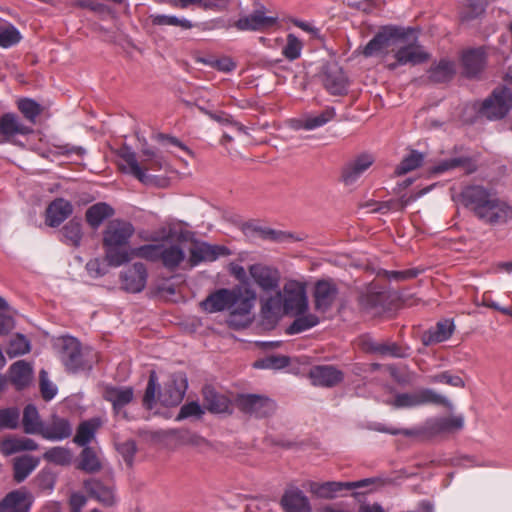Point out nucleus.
<instances>
[{
  "mask_svg": "<svg viewBox=\"0 0 512 512\" xmlns=\"http://www.w3.org/2000/svg\"><path fill=\"white\" fill-rule=\"evenodd\" d=\"M453 200L470 210L484 224L496 226L512 221V203L482 185L465 186Z\"/></svg>",
  "mask_w": 512,
  "mask_h": 512,
  "instance_id": "f257e3e1",
  "label": "nucleus"
},
{
  "mask_svg": "<svg viewBox=\"0 0 512 512\" xmlns=\"http://www.w3.org/2000/svg\"><path fill=\"white\" fill-rule=\"evenodd\" d=\"M255 299L256 293L250 288H245L244 294L241 287L220 288L210 293L200 305L208 313L231 310L228 323L230 326L240 328L248 324V316Z\"/></svg>",
  "mask_w": 512,
  "mask_h": 512,
  "instance_id": "f03ea898",
  "label": "nucleus"
},
{
  "mask_svg": "<svg viewBox=\"0 0 512 512\" xmlns=\"http://www.w3.org/2000/svg\"><path fill=\"white\" fill-rule=\"evenodd\" d=\"M135 233L130 221L113 219L103 231L102 244L105 251V261L109 266L119 267L131 261V254L126 246Z\"/></svg>",
  "mask_w": 512,
  "mask_h": 512,
  "instance_id": "7ed1b4c3",
  "label": "nucleus"
},
{
  "mask_svg": "<svg viewBox=\"0 0 512 512\" xmlns=\"http://www.w3.org/2000/svg\"><path fill=\"white\" fill-rule=\"evenodd\" d=\"M411 27H402L396 25L382 26L374 37L366 44L363 54L366 57L376 55H385L389 51H394L399 44L404 41L407 34H413Z\"/></svg>",
  "mask_w": 512,
  "mask_h": 512,
  "instance_id": "20e7f679",
  "label": "nucleus"
},
{
  "mask_svg": "<svg viewBox=\"0 0 512 512\" xmlns=\"http://www.w3.org/2000/svg\"><path fill=\"white\" fill-rule=\"evenodd\" d=\"M145 156L140 162L136 158L135 152L125 147L120 151V157L125 165H122L123 171H126L137 178L142 183L150 181V177L146 174L147 171H159L165 165L163 157L150 149L143 150Z\"/></svg>",
  "mask_w": 512,
  "mask_h": 512,
  "instance_id": "39448f33",
  "label": "nucleus"
},
{
  "mask_svg": "<svg viewBox=\"0 0 512 512\" xmlns=\"http://www.w3.org/2000/svg\"><path fill=\"white\" fill-rule=\"evenodd\" d=\"M90 353L91 350L88 347H82L74 337L66 336L61 339L60 359L66 370L71 373L91 368Z\"/></svg>",
  "mask_w": 512,
  "mask_h": 512,
  "instance_id": "423d86ee",
  "label": "nucleus"
},
{
  "mask_svg": "<svg viewBox=\"0 0 512 512\" xmlns=\"http://www.w3.org/2000/svg\"><path fill=\"white\" fill-rule=\"evenodd\" d=\"M427 404L442 405L449 410L453 409L452 403L444 396L429 388H420L413 392L397 393L390 405L396 409H411Z\"/></svg>",
  "mask_w": 512,
  "mask_h": 512,
  "instance_id": "0eeeda50",
  "label": "nucleus"
},
{
  "mask_svg": "<svg viewBox=\"0 0 512 512\" xmlns=\"http://www.w3.org/2000/svg\"><path fill=\"white\" fill-rule=\"evenodd\" d=\"M512 108V89L505 86L493 90L483 100L479 113L490 121L503 119Z\"/></svg>",
  "mask_w": 512,
  "mask_h": 512,
  "instance_id": "6e6552de",
  "label": "nucleus"
},
{
  "mask_svg": "<svg viewBox=\"0 0 512 512\" xmlns=\"http://www.w3.org/2000/svg\"><path fill=\"white\" fill-rule=\"evenodd\" d=\"M235 405L242 413L258 419L272 416L277 408L275 401L271 398L249 393L238 394Z\"/></svg>",
  "mask_w": 512,
  "mask_h": 512,
  "instance_id": "1a4fd4ad",
  "label": "nucleus"
},
{
  "mask_svg": "<svg viewBox=\"0 0 512 512\" xmlns=\"http://www.w3.org/2000/svg\"><path fill=\"white\" fill-rule=\"evenodd\" d=\"M394 58L398 60V63L404 65H417L426 62L429 59V54L418 43V37L414 30L413 34H407L404 41L399 44Z\"/></svg>",
  "mask_w": 512,
  "mask_h": 512,
  "instance_id": "9d476101",
  "label": "nucleus"
},
{
  "mask_svg": "<svg viewBox=\"0 0 512 512\" xmlns=\"http://www.w3.org/2000/svg\"><path fill=\"white\" fill-rule=\"evenodd\" d=\"M284 313L300 315L308 310L305 286L298 281H289L283 288Z\"/></svg>",
  "mask_w": 512,
  "mask_h": 512,
  "instance_id": "9b49d317",
  "label": "nucleus"
},
{
  "mask_svg": "<svg viewBox=\"0 0 512 512\" xmlns=\"http://www.w3.org/2000/svg\"><path fill=\"white\" fill-rule=\"evenodd\" d=\"M187 387L188 383L185 374L175 373L171 375L164 388L158 392V400L166 407L176 406L184 398Z\"/></svg>",
  "mask_w": 512,
  "mask_h": 512,
  "instance_id": "f8f14e48",
  "label": "nucleus"
},
{
  "mask_svg": "<svg viewBox=\"0 0 512 512\" xmlns=\"http://www.w3.org/2000/svg\"><path fill=\"white\" fill-rule=\"evenodd\" d=\"M339 294V289L333 280H318L313 290L314 308L325 313L330 310Z\"/></svg>",
  "mask_w": 512,
  "mask_h": 512,
  "instance_id": "ddd939ff",
  "label": "nucleus"
},
{
  "mask_svg": "<svg viewBox=\"0 0 512 512\" xmlns=\"http://www.w3.org/2000/svg\"><path fill=\"white\" fill-rule=\"evenodd\" d=\"M249 275L262 291H276L279 288L280 273L274 267L260 263L253 264L249 267Z\"/></svg>",
  "mask_w": 512,
  "mask_h": 512,
  "instance_id": "4468645a",
  "label": "nucleus"
},
{
  "mask_svg": "<svg viewBox=\"0 0 512 512\" xmlns=\"http://www.w3.org/2000/svg\"><path fill=\"white\" fill-rule=\"evenodd\" d=\"M148 272L141 262H135L120 274L121 284L124 290L130 293H139L146 287Z\"/></svg>",
  "mask_w": 512,
  "mask_h": 512,
  "instance_id": "2eb2a0df",
  "label": "nucleus"
},
{
  "mask_svg": "<svg viewBox=\"0 0 512 512\" xmlns=\"http://www.w3.org/2000/svg\"><path fill=\"white\" fill-rule=\"evenodd\" d=\"M314 386L332 388L344 380V373L333 365H315L309 371Z\"/></svg>",
  "mask_w": 512,
  "mask_h": 512,
  "instance_id": "dca6fc26",
  "label": "nucleus"
},
{
  "mask_svg": "<svg viewBox=\"0 0 512 512\" xmlns=\"http://www.w3.org/2000/svg\"><path fill=\"white\" fill-rule=\"evenodd\" d=\"M373 163L374 158L370 154L364 153L357 156L343 166L341 181L346 186L354 184Z\"/></svg>",
  "mask_w": 512,
  "mask_h": 512,
  "instance_id": "f3484780",
  "label": "nucleus"
},
{
  "mask_svg": "<svg viewBox=\"0 0 512 512\" xmlns=\"http://www.w3.org/2000/svg\"><path fill=\"white\" fill-rule=\"evenodd\" d=\"M283 304V295L279 290H276L274 295L264 299L261 304L262 324L267 327L275 326L284 312Z\"/></svg>",
  "mask_w": 512,
  "mask_h": 512,
  "instance_id": "a211bd4d",
  "label": "nucleus"
},
{
  "mask_svg": "<svg viewBox=\"0 0 512 512\" xmlns=\"http://www.w3.org/2000/svg\"><path fill=\"white\" fill-rule=\"evenodd\" d=\"M83 487L88 495L104 506L115 504L113 486L103 483L100 479L89 478L83 482Z\"/></svg>",
  "mask_w": 512,
  "mask_h": 512,
  "instance_id": "6ab92c4d",
  "label": "nucleus"
},
{
  "mask_svg": "<svg viewBox=\"0 0 512 512\" xmlns=\"http://www.w3.org/2000/svg\"><path fill=\"white\" fill-rule=\"evenodd\" d=\"M102 397L112 404L113 410L116 413H119L123 407L133 401L134 389L130 386L106 385L103 389Z\"/></svg>",
  "mask_w": 512,
  "mask_h": 512,
  "instance_id": "aec40b11",
  "label": "nucleus"
},
{
  "mask_svg": "<svg viewBox=\"0 0 512 512\" xmlns=\"http://www.w3.org/2000/svg\"><path fill=\"white\" fill-rule=\"evenodd\" d=\"M277 22V17L265 16L263 10L239 18L234 26L240 31H261L272 27Z\"/></svg>",
  "mask_w": 512,
  "mask_h": 512,
  "instance_id": "412c9836",
  "label": "nucleus"
},
{
  "mask_svg": "<svg viewBox=\"0 0 512 512\" xmlns=\"http://www.w3.org/2000/svg\"><path fill=\"white\" fill-rule=\"evenodd\" d=\"M73 428L66 418L53 415L48 424H44L40 436L49 441H61L72 435Z\"/></svg>",
  "mask_w": 512,
  "mask_h": 512,
  "instance_id": "4be33fe9",
  "label": "nucleus"
},
{
  "mask_svg": "<svg viewBox=\"0 0 512 512\" xmlns=\"http://www.w3.org/2000/svg\"><path fill=\"white\" fill-rule=\"evenodd\" d=\"M72 213V204L63 198H57L53 200L46 208L45 223L49 227H58Z\"/></svg>",
  "mask_w": 512,
  "mask_h": 512,
  "instance_id": "5701e85b",
  "label": "nucleus"
},
{
  "mask_svg": "<svg viewBox=\"0 0 512 512\" xmlns=\"http://www.w3.org/2000/svg\"><path fill=\"white\" fill-rule=\"evenodd\" d=\"M464 427V417L462 415L452 417H440L427 421L425 431L429 435H439L459 431Z\"/></svg>",
  "mask_w": 512,
  "mask_h": 512,
  "instance_id": "b1692460",
  "label": "nucleus"
},
{
  "mask_svg": "<svg viewBox=\"0 0 512 512\" xmlns=\"http://www.w3.org/2000/svg\"><path fill=\"white\" fill-rule=\"evenodd\" d=\"M228 250L223 246H215L207 243H196L190 249V263L192 266L203 261H215L220 255H227Z\"/></svg>",
  "mask_w": 512,
  "mask_h": 512,
  "instance_id": "393cba45",
  "label": "nucleus"
},
{
  "mask_svg": "<svg viewBox=\"0 0 512 512\" xmlns=\"http://www.w3.org/2000/svg\"><path fill=\"white\" fill-rule=\"evenodd\" d=\"M32 131V128L23 124L14 113H5L0 117V134L6 141L16 135H28Z\"/></svg>",
  "mask_w": 512,
  "mask_h": 512,
  "instance_id": "a878e982",
  "label": "nucleus"
},
{
  "mask_svg": "<svg viewBox=\"0 0 512 512\" xmlns=\"http://www.w3.org/2000/svg\"><path fill=\"white\" fill-rule=\"evenodd\" d=\"M281 505L285 512H312L308 497L297 488L285 491Z\"/></svg>",
  "mask_w": 512,
  "mask_h": 512,
  "instance_id": "bb28decb",
  "label": "nucleus"
},
{
  "mask_svg": "<svg viewBox=\"0 0 512 512\" xmlns=\"http://www.w3.org/2000/svg\"><path fill=\"white\" fill-rule=\"evenodd\" d=\"M463 70L465 76L476 78L485 68L486 56L482 48L472 49L462 56Z\"/></svg>",
  "mask_w": 512,
  "mask_h": 512,
  "instance_id": "cd10ccee",
  "label": "nucleus"
},
{
  "mask_svg": "<svg viewBox=\"0 0 512 512\" xmlns=\"http://www.w3.org/2000/svg\"><path fill=\"white\" fill-rule=\"evenodd\" d=\"M323 83L332 95H343L347 91V79L341 68L334 66L326 70Z\"/></svg>",
  "mask_w": 512,
  "mask_h": 512,
  "instance_id": "c85d7f7f",
  "label": "nucleus"
},
{
  "mask_svg": "<svg viewBox=\"0 0 512 512\" xmlns=\"http://www.w3.org/2000/svg\"><path fill=\"white\" fill-rule=\"evenodd\" d=\"M204 406L212 413L229 412L231 402L223 394L218 393L213 387L205 386L203 388Z\"/></svg>",
  "mask_w": 512,
  "mask_h": 512,
  "instance_id": "c756f323",
  "label": "nucleus"
},
{
  "mask_svg": "<svg viewBox=\"0 0 512 512\" xmlns=\"http://www.w3.org/2000/svg\"><path fill=\"white\" fill-rule=\"evenodd\" d=\"M30 506L26 493L15 490L0 501V512H29Z\"/></svg>",
  "mask_w": 512,
  "mask_h": 512,
  "instance_id": "7c9ffc66",
  "label": "nucleus"
},
{
  "mask_svg": "<svg viewBox=\"0 0 512 512\" xmlns=\"http://www.w3.org/2000/svg\"><path fill=\"white\" fill-rule=\"evenodd\" d=\"M185 259V252L178 244L165 246L161 244L160 260L162 265L170 270L175 271Z\"/></svg>",
  "mask_w": 512,
  "mask_h": 512,
  "instance_id": "2f4dec72",
  "label": "nucleus"
},
{
  "mask_svg": "<svg viewBox=\"0 0 512 512\" xmlns=\"http://www.w3.org/2000/svg\"><path fill=\"white\" fill-rule=\"evenodd\" d=\"M455 73V63L445 58L431 65L428 70V78L433 83H445L450 81Z\"/></svg>",
  "mask_w": 512,
  "mask_h": 512,
  "instance_id": "473e14b6",
  "label": "nucleus"
},
{
  "mask_svg": "<svg viewBox=\"0 0 512 512\" xmlns=\"http://www.w3.org/2000/svg\"><path fill=\"white\" fill-rule=\"evenodd\" d=\"M9 374L11 383L17 390H21L32 380V367L27 362L19 360L10 366Z\"/></svg>",
  "mask_w": 512,
  "mask_h": 512,
  "instance_id": "72a5a7b5",
  "label": "nucleus"
},
{
  "mask_svg": "<svg viewBox=\"0 0 512 512\" xmlns=\"http://www.w3.org/2000/svg\"><path fill=\"white\" fill-rule=\"evenodd\" d=\"M60 241L72 247L81 245L83 232L80 220L71 219L59 231Z\"/></svg>",
  "mask_w": 512,
  "mask_h": 512,
  "instance_id": "f704fd0d",
  "label": "nucleus"
},
{
  "mask_svg": "<svg viewBox=\"0 0 512 512\" xmlns=\"http://www.w3.org/2000/svg\"><path fill=\"white\" fill-rule=\"evenodd\" d=\"M386 299L384 292L367 291L360 296L359 305L365 312L376 315L384 309Z\"/></svg>",
  "mask_w": 512,
  "mask_h": 512,
  "instance_id": "c9c22d12",
  "label": "nucleus"
},
{
  "mask_svg": "<svg viewBox=\"0 0 512 512\" xmlns=\"http://www.w3.org/2000/svg\"><path fill=\"white\" fill-rule=\"evenodd\" d=\"M23 430L26 434L40 435L44 423L40 419L39 412L33 404H28L23 410Z\"/></svg>",
  "mask_w": 512,
  "mask_h": 512,
  "instance_id": "e433bc0d",
  "label": "nucleus"
},
{
  "mask_svg": "<svg viewBox=\"0 0 512 512\" xmlns=\"http://www.w3.org/2000/svg\"><path fill=\"white\" fill-rule=\"evenodd\" d=\"M113 215L114 209L109 204L98 202L87 209L85 218L92 228H98L105 219Z\"/></svg>",
  "mask_w": 512,
  "mask_h": 512,
  "instance_id": "4c0bfd02",
  "label": "nucleus"
},
{
  "mask_svg": "<svg viewBox=\"0 0 512 512\" xmlns=\"http://www.w3.org/2000/svg\"><path fill=\"white\" fill-rule=\"evenodd\" d=\"M39 459L24 455L15 459L13 464L14 480L18 483L23 482L39 465Z\"/></svg>",
  "mask_w": 512,
  "mask_h": 512,
  "instance_id": "58836bf2",
  "label": "nucleus"
},
{
  "mask_svg": "<svg viewBox=\"0 0 512 512\" xmlns=\"http://www.w3.org/2000/svg\"><path fill=\"white\" fill-rule=\"evenodd\" d=\"M101 422L98 418H92L79 424L73 441L79 445H86L94 438L96 431L99 429Z\"/></svg>",
  "mask_w": 512,
  "mask_h": 512,
  "instance_id": "ea45409f",
  "label": "nucleus"
},
{
  "mask_svg": "<svg viewBox=\"0 0 512 512\" xmlns=\"http://www.w3.org/2000/svg\"><path fill=\"white\" fill-rule=\"evenodd\" d=\"M335 116V109L333 107H327L317 115L305 116L302 120H300L298 127L305 130H314L332 121Z\"/></svg>",
  "mask_w": 512,
  "mask_h": 512,
  "instance_id": "a19ab883",
  "label": "nucleus"
},
{
  "mask_svg": "<svg viewBox=\"0 0 512 512\" xmlns=\"http://www.w3.org/2000/svg\"><path fill=\"white\" fill-rule=\"evenodd\" d=\"M77 468L86 473H96L101 470L102 464L92 447L86 446L82 449Z\"/></svg>",
  "mask_w": 512,
  "mask_h": 512,
  "instance_id": "79ce46f5",
  "label": "nucleus"
},
{
  "mask_svg": "<svg viewBox=\"0 0 512 512\" xmlns=\"http://www.w3.org/2000/svg\"><path fill=\"white\" fill-rule=\"evenodd\" d=\"M348 482H336L329 481L325 483H314L311 486V491L316 494L320 498L324 499H333L337 496L339 492L346 489L347 490Z\"/></svg>",
  "mask_w": 512,
  "mask_h": 512,
  "instance_id": "37998d69",
  "label": "nucleus"
},
{
  "mask_svg": "<svg viewBox=\"0 0 512 512\" xmlns=\"http://www.w3.org/2000/svg\"><path fill=\"white\" fill-rule=\"evenodd\" d=\"M296 319L287 328V333L290 335L304 332L319 323V318L311 313H303L300 315H294Z\"/></svg>",
  "mask_w": 512,
  "mask_h": 512,
  "instance_id": "c03bdc74",
  "label": "nucleus"
},
{
  "mask_svg": "<svg viewBox=\"0 0 512 512\" xmlns=\"http://www.w3.org/2000/svg\"><path fill=\"white\" fill-rule=\"evenodd\" d=\"M424 161V154L417 150H411L409 155L403 158L395 169V174L401 176L420 167Z\"/></svg>",
  "mask_w": 512,
  "mask_h": 512,
  "instance_id": "a18cd8bd",
  "label": "nucleus"
},
{
  "mask_svg": "<svg viewBox=\"0 0 512 512\" xmlns=\"http://www.w3.org/2000/svg\"><path fill=\"white\" fill-rule=\"evenodd\" d=\"M160 247L161 244H145L129 249V254H131V260L141 258L150 262H158L160 260Z\"/></svg>",
  "mask_w": 512,
  "mask_h": 512,
  "instance_id": "49530a36",
  "label": "nucleus"
},
{
  "mask_svg": "<svg viewBox=\"0 0 512 512\" xmlns=\"http://www.w3.org/2000/svg\"><path fill=\"white\" fill-rule=\"evenodd\" d=\"M19 111L24 115L26 120L34 125L37 117L42 113L41 105L33 99L23 98L17 102Z\"/></svg>",
  "mask_w": 512,
  "mask_h": 512,
  "instance_id": "de8ad7c7",
  "label": "nucleus"
},
{
  "mask_svg": "<svg viewBox=\"0 0 512 512\" xmlns=\"http://www.w3.org/2000/svg\"><path fill=\"white\" fill-rule=\"evenodd\" d=\"M43 459L56 465L66 466L72 461V453L65 447H52L43 454Z\"/></svg>",
  "mask_w": 512,
  "mask_h": 512,
  "instance_id": "09e8293b",
  "label": "nucleus"
},
{
  "mask_svg": "<svg viewBox=\"0 0 512 512\" xmlns=\"http://www.w3.org/2000/svg\"><path fill=\"white\" fill-rule=\"evenodd\" d=\"M471 165L470 159L467 157H454L451 159L442 160L437 165H435L431 172L434 174H441L446 171H450L459 167L467 168V170H470L469 167Z\"/></svg>",
  "mask_w": 512,
  "mask_h": 512,
  "instance_id": "8fccbe9b",
  "label": "nucleus"
},
{
  "mask_svg": "<svg viewBox=\"0 0 512 512\" xmlns=\"http://www.w3.org/2000/svg\"><path fill=\"white\" fill-rule=\"evenodd\" d=\"M369 350L380 355H389L395 358H403L406 356L404 350L396 343H380L371 342Z\"/></svg>",
  "mask_w": 512,
  "mask_h": 512,
  "instance_id": "3c124183",
  "label": "nucleus"
},
{
  "mask_svg": "<svg viewBox=\"0 0 512 512\" xmlns=\"http://www.w3.org/2000/svg\"><path fill=\"white\" fill-rule=\"evenodd\" d=\"M151 21L154 25L159 26H179L182 29H191L193 24L190 20L185 18H178L176 16L169 15H151Z\"/></svg>",
  "mask_w": 512,
  "mask_h": 512,
  "instance_id": "603ef678",
  "label": "nucleus"
},
{
  "mask_svg": "<svg viewBox=\"0 0 512 512\" xmlns=\"http://www.w3.org/2000/svg\"><path fill=\"white\" fill-rule=\"evenodd\" d=\"M290 359L287 356L271 355L257 360L253 366L259 369H281L288 366Z\"/></svg>",
  "mask_w": 512,
  "mask_h": 512,
  "instance_id": "864d4df0",
  "label": "nucleus"
},
{
  "mask_svg": "<svg viewBox=\"0 0 512 512\" xmlns=\"http://www.w3.org/2000/svg\"><path fill=\"white\" fill-rule=\"evenodd\" d=\"M20 40L21 34L15 26L8 24L0 27V47L9 48L19 43Z\"/></svg>",
  "mask_w": 512,
  "mask_h": 512,
  "instance_id": "5fc2aeb1",
  "label": "nucleus"
},
{
  "mask_svg": "<svg viewBox=\"0 0 512 512\" xmlns=\"http://www.w3.org/2000/svg\"><path fill=\"white\" fill-rule=\"evenodd\" d=\"M302 48V42L294 34H288L287 42L282 49V53L286 59L293 61L300 57Z\"/></svg>",
  "mask_w": 512,
  "mask_h": 512,
  "instance_id": "6e6d98bb",
  "label": "nucleus"
},
{
  "mask_svg": "<svg viewBox=\"0 0 512 512\" xmlns=\"http://www.w3.org/2000/svg\"><path fill=\"white\" fill-rule=\"evenodd\" d=\"M19 418L20 413L17 408L0 409V429H16Z\"/></svg>",
  "mask_w": 512,
  "mask_h": 512,
  "instance_id": "4d7b16f0",
  "label": "nucleus"
},
{
  "mask_svg": "<svg viewBox=\"0 0 512 512\" xmlns=\"http://www.w3.org/2000/svg\"><path fill=\"white\" fill-rule=\"evenodd\" d=\"M453 333V323L449 321L439 322L434 331L430 333L429 341L440 343L446 341Z\"/></svg>",
  "mask_w": 512,
  "mask_h": 512,
  "instance_id": "13d9d810",
  "label": "nucleus"
},
{
  "mask_svg": "<svg viewBox=\"0 0 512 512\" xmlns=\"http://www.w3.org/2000/svg\"><path fill=\"white\" fill-rule=\"evenodd\" d=\"M362 207H365V208L373 207L370 210L372 213L378 212L381 214H386L390 211L401 210V205L398 202H396V199H390V200L381 201V202L368 201L365 204H363Z\"/></svg>",
  "mask_w": 512,
  "mask_h": 512,
  "instance_id": "bf43d9fd",
  "label": "nucleus"
},
{
  "mask_svg": "<svg viewBox=\"0 0 512 512\" xmlns=\"http://www.w3.org/2000/svg\"><path fill=\"white\" fill-rule=\"evenodd\" d=\"M156 391H157V375L155 371H152L149 375L148 384L143 396V405L152 409L156 404Z\"/></svg>",
  "mask_w": 512,
  "mask_h": 512,
  "instance_id": "052dcab7",
  "label": "nucleus"
},
{
  "mask_svg": "<svg viewBox=\"0 0 512 512\" xmlns=\"http://www.w3.org/2000/svg\"><path fill=\"white\" fill-rule=\"evenodd\" d=\"M30 350V343L23 335H17L13 338L8 346L7 354L10 357L23 355Z\"/></svg>",
  "mask_w": 512,
  "mask_h": 512,
  "instance_id": "680f3d73",
  "label": "nucleus"
},
{
  "mask_svg": "<svg viewBox=\"0 0 512 512\" xmlns=\"http://www.w3.org/2000/svg\"><path fill=\"white\" fill-rule=\"evenodd\" d=\"M177 438L184 445H190L197 448H204L209 446V442L205 438L190 431H180Z\"/></svg>",
  "mask_w": 512,
  "mask_h": 512,
  "instance_id": "e2e57ef3",
  "label": "nucleus"
},
{
  "mask_svg": "<svg viewBox=\"0 0 512 512\" xmlns=\"http://www.w3.org/2000/svg\"><path fill=\"white\" fill-rule=\"evenodd\" d=\"M117 451L121 454L125 463L131 467L134 462V456L137 452V445L134 440H126L122 443H118Z\"/></svg>",
  "mask_w": 512,
  "mask_h": 512,
  "instance_id": "0e129e2a",
  "label": "nucleus"
},
{
  "mask_svg": "<svg viewBox=\"0 0 512 512\" xmlns=\"http://www.w3.org/2000/svg\"><path fill=\"white\" fill-rule=\"evenodd\" d=\"M433 383H444L453 387L463 388L465 383L463 379L458 375H453L448 371L441 372L431 377Z\"/></svg>",
  "mask_w": 512,
  "mask_h": 512,
  "instance_id": "69168bd1",
  "label": "nucleus"
},
{
  "mask_svg": "<svg viewBox=\"0 0 512 512\" xmlns=\"http://www.w3.org/2000/svg\"><path fill=\"white\" fill-rule=\"evenodd\" d=\"M203 413L201 406L197 402L192 401L181 407L176 419L183 420L189 417H201Z\"/></svg>",
  "mask_w": 512,
  "mask_h": 512,
  "instance_id": "338daca9",
  "label": "nucleus"
},
{
  "mask_svg": "<svg viewBox=\"0 0 512 512\" xmlns=\"http://www.w3.org/2000/svg\"><path fill=\"white\" fill-rule=\"evenodd\" d=\"M484 10L482 3H472L461 11L460 16L463 21H470L481 16Z\"/></svg>",
  "mask_w": 512,
  "mask_h": 512,
  "instance_id": "774afa93",
  "label": "nucleus"
}]
</instances>
